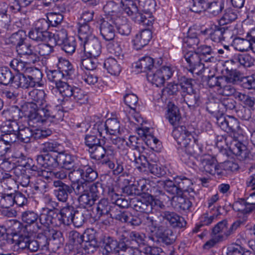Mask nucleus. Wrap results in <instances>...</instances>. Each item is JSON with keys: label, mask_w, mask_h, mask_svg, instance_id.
<instances>
[{"label": "nucleus", "mask_w": 255, "mask_h": 255, "mask_svg": "<svg viewBox=\"0 0 255 255\" xmlns=\"http://www.w3.org/2000/svg\"><path fill=\"white\" fill-rule=\"evenodd\" d=\"M167 108L166 118L171 125L175 127L172 131V136L179 145L178 150H181L180 152H181L182 160L186 161L192 154L200 152L201 147L198 139L192 140L194 138L185 126L178 125L181 120L178 108L172 103H169Z\"/></svg>", "instance_id": "1"}, {"label": "nucleus", "mask_w": 255, "mask_h": 255, "mask_svg": "<svg viewBox=\"0 0 255 255\" xmlns=\"http://www.w3.org/2000/svg\"><path fill=\"white\" fill-rule=\"evenodd\" d=\"M26 166L27 169L31 171V174L35 176L42 177L47 180L55 178L58 179V180L61 181L66 179L67 176L70 180H75V176L79 175L82 179L88 181H94L98 176L97 172L88 164H81L77 169H74L70 172H68L64 168L59 170L54 169L52 170H46L34 164H28Z\"/></svg>", "instance_id": "2"}, {"label": "nucleus", "mask_w": 255, "mask_h": 255, "mask_svg": "<svg viewBox=\"0 0 255 255\" xmlns=\"http://www.w3.org/2000/svg\"><path fill=\"white\" fill-rule=\"evenodd\" d=\"M28 124L29 126L36 127L43 124L48 120L60 119L55 110L50 104L45 103L32 112H29ZM62 114V112H58V115Z\"/></svg>", "instance_id": "3"}, {"label": "nucleus", "mask_w": 255, "mask_h": 255, "mask_svg": "<svg viewBox=\"0 0 255 255\" xmlns=\"http://www.w3.org/2000/svg\"><path fill=\"white\" fill-rule=\"evenodd\" d=\"M92 159L99 161L103 165H107L109 168L114 167V162L112 161L114 158L116 151L115 148L111 145H102L101 143L92 149H88Z\"/></svg>", "instance_id": "4"}, {"label": "nucleus", "mask_w": 255, "mask_h": 255, "mask_svg": "<svg viewBox=\"0 0 255 255\" xmlns=\"http://www.w3.org/2000/svg\"><path fill=\"white\" fill-rule=\"evenodd\" d=\"M216 124L229 134L232 138H239L243 135V129L239 121L233 116H221L216 118Z\"/></svg>", "instance_id": "5"}, {"label": "nucleus", "mask_w": 255, "mask_h": 255, "mask_svg": "<svg viewBox=\"0 0 255 255\" xmlns=\"http://www.w3.org/2000/svg\"><path fill=\"white\" fill-rule=\"evenodd\" d=\"M122 240L126 246V248L130 249V254L128 255H134L135 251L141 248L145 244V235L137 231H123L121 232Z\"/></svg>", "instance_id": "6"}, {"label": "nucleus", "mask_w": 255, "mask_h": 255, "mask_svg": "<svg viewBox=\"0 0 255 255\" xmlns=\"http://www.w3.org/2000/svg\"><path fill=\"white\" fill-rule=\"evenodd\" d=\"M53 37L56 45L61 46V48L67 54L72 55L76 49V40L73 37H68L67 31L62 29L53 34Z\"/></svg>", "instance_id": "7"}, {"label": "nucleus", "mask_w": 255, "mask_h": 255, "mask_svg": "<svg viewBox=\"0 0 255 255\" xmlns=\"http://www.w3.org/2000/svg\"><path fill=\"white\" fill-rule=\"evenodd\" d=\"M184 58L188 64V71L197 75L203 73L205 69V62L196 51H188L184 54Z\"/></svg>", "instance_id": "8"}, {"label": "nucleus", "mask_w": 255, "mask_h": 255, "mask_svg": "<svg viewBox=\"0 0 255 255\" xmlns=\"http://www.w3.org/2000/svg\"><path fill=\"white\" fill-rule=\"evenodd\" d=\"M59 218V211L54 209L43 208L39 215V221L40 225H36V227L33 230V233H37L42 230V225L48 227L50 225L57 226L59 224L58 218Z\"/></svg>", "instance_id": "9"}, {"label": "nucleus", "mask_w": 255, "mask_h": 255, "mask_svg": "<svg viewBox=\"0 0 255 255\" xmlns=\"http://www.w3.org/2000/svg\"><path fill=\"white\" fill-rule=\"evenodd\" d=\"M100 34L107 41H111L115 36V19L111 15L105 16L98 21Z\"/></svg>", "instance_id": "10"}, {"label": "nucleus", "mask_w": 255, "mask_h": 255, "mask_svg": "<svg viewBox=\"0 0 255 255\" xmlns=\"http://www.w3.org/2000/svg\"><path fill=\"white\" fill-rule=\"evenodd\" d=\"M19 127L15 121L7 122L0 128L1 132L0 138L9 144L15 143L18 140Z\"/></svg>", "instance_id": "11"}, {"label": "nucleus", "mask_w": 255, "mask_h": 255, "mask_svg": "<svg viewBox=\"0 0 255 255\" xmlns=\"http://www.w3.org/2000/svg\"><path fill=\"white\" fill-rule=\"evenodd\" d=\"M125 10L135 22L147 26L151 25L152 18L149 17L150 14L149 13L143 14L140 10L138 9L134 0L131 3H129L128 6L125 8Z\"/></svg>", "instance_id": "12"}, {"label": "nucleus", "mask_w": 255, "mask_h": 255, "mask_svg": "<svg viewBox=\"0 0 255 255\" xmlns=\"http://www.w3.org/2000/svg\"><path fill=\"white\" fill-rule=\"evenodd\" d=\"M8 8L6 2L0 3V35H5L12 29L11 17L7 13Z\"/></svg>", "instance_id": "13"}, {"label": "nucleus", "mask_w": 255, "mask_h": 255, "mask_svg": "<svg viewBox=\"0 0 255 255\" xmlns=\"http://www.w3.org/2000/svg\"><path fill=\"white\" fill-rule=\"evenodd\" d=\"M53 185L55 188L54 194L58 201L66 202L72 193V186L60 180L54 181Z\"/></svg>", "instance_id": "14"}, {"label": "nucleus", "mask_w": 255, "mask_h": 255, "mask_svg": "<svg viewBox=\"0 0 255 255\" xmlns=\"http://www.w3.org/2000/svg\"><path fill=\"white\" fill-rule=\"evenodd\" d=\"M36 160L39 167L46 170H52L59 166L57 155L54 157L49 153L39 154L36 156Z\"/></svg>", "instance_id": "15"}, {"label": "nucleus", "mask_w": 255, "mask_h": 255, "mask_svg": "<svg viewBox=\"0 0 255 255\" xmlns=\"http://www.w3.org/2000/svg\"><path fill=\"white\" fill-rule=\"evenodd\" d=\"M111 206V203H109L107 199L105 198L101 199L96 205L95 219L101 221L104 225H109L110 221L106 218Z\"/></svg>", "instance_id": "16"}, {"label": "nucleus", "mask_w": 255, "mask_h": 255, "mask_svg": "<svg viewBox=\"0 0 255 255\" xmlns=\"http://www.w3.org/2000/svg\"><path fill=\"white\" fill-rule=\"evenodd\" d=\"M84 50L89 56L96 58L102 52V44L100 40L96 37L83 42Z\"/></svg>", "instance_id": "17"}, {"label": "nucleus", "mask_w": 255, "mask_h": 255, "mask_svg": "<svg viewBox=\"0 0 255 255\" xmlns=\"http://www.w3.org/2000/svg\"><path fill=\"white\" fill-rule=\"evenodd\" d=\"M29 95L32 102L25 104L29 109V112L37 109L38 107L46 103V94L43 90H33L29 92Z\"/></svg>", "instance_id": "18"}, {"label": "nucleus", "mask_w": 255, "mask_h": 255, "mask_svg": "<svg viewBox=\"0 0 255 255\" xmlns=\"http://www.w3.org/2000/svg\"><path fill=\"white\" fill-rule=\"evenodd\" d=\"M36 82L35 79L31 76H26L23 73H18L15 75V78L13 81V86L16 88L27 89L34 87Z\"/></svg>", "instance_id": "19"}, {"label": "nucleus", "mask_w": 255, "mask_h": 255, "mask_svg": "<svg viewBox=\"0 0 255 255\" xmlns=\"http://www.w3.org/2000/svg\"><path fill=\"white\" fill-rule=\"evenodd\" d=\"M160 215L173 228H181L185 227L186 224L184 219L174 212L164 211L161 213Z\"/></svg>", "instance_id": "20"}, {"label": "nucleus", "mask_w": 255, "mask_h": 255, "mask_svg": "<svg viewBox=\"0 0 255 255\" xmlns=\"http://www.w3.org/2000/svg\"><path fill=\"white\" fill-rule=\"evenodd\" d=\"M29 113V109L26 104L21 106L20 108L17 106L11 107L6 112L9 121L15 122L23 117H27L28 118Z\"/></svg>", "instance_id": "21"}, {"label": "nucleus", "mask_w": 255, "mask_h": 255, "mask_svg": "<svg viewBox=\"0 0 255 255\" xmlns=\"http://www.w3.org/2000/svg\"><path fill=\"white\" fill-rule=\"evenodd\" d=\"M171 204L175 210L180 212L189 210L192 206L190 199L182 196V195L174 196L172 198Z\"/></svg>", "instance_id": "22"}, {"label": "nucleus", "mask_w": 255, "mask_h": 255, "mask_svg": "<svg viewBox=\"0 0 255 255\" xmlns=\"http://www.w3.org/2000/svg\"><path fill=\"white\" fill-rule=\"evenodd\" d=\"M152 37V33L150 30L145 29L140 33L136 35L133 40V47L138 50L146 45Z\"/></svg>", "instance_id": "23"}, {"label": "nucleus", "mask_w": 255, "mask_h": 255, "mask_svg": "<svg viewBox=\"0 0 255 255\" xmlns=\"http://www.w3.org/2000/svg\"><path fill=\"white\" fill-rule=\"evenodd\" d=\"M76 210L73 206L70 205L63 207L59 212V218H58L59 224H63L65 225L71 224Z\"/></svg>", "instance_id": "24"}, {"label": "nucleus", "mask_w": 255, "mask_h": 255, "mask_svg": "<svg viewBox=\"0 0 255 255\" xmlns=\"http://www.w3.org/2000/svg\"><path fill=\"white\" fill-rule=\"evenodd\" d=\"M196 52L202 58L205 63H214L216 59L213 55L214 54V49L211 46L205 44L200 45L196 48Z\"/></svg>", "instance_id": "25"}, {"label": "nucleus", "mask_w": 255, "mask_h": 255, "mask_svg": "<svg viewBox=\"0 0 255 255\" xmlns=\"http://www.w3.org/2000/svg\"><path fill=\"white\" fill-rule=\"evenodd\" d=\"M132 208L137 212L141 213H149L152 212V205L148 200L142 199L141 200L135 199L132 201Z\"/></svg>", "instance_id": "26"}, {"label": "nucleus", "mask_w": 255, "mask_h": 255, "mask_svg": "<svg viewBox=\"0 0 255 255\" xmlns=\"http://www.w3.org/2000/svg\"><path fill=\"white\" fill-rule=\"evenodd\" d=\"M57 158L59 165H61L66 169L70 170L74 167L75 156L66 151L58 152Z\"/></svg>", "instance_id": "27"}, {"label": "nucleus", "mask_w": 255, "mask_h": 255, "mask_svg": "<svg viewBox=\"0 0 255 255\" xmlns=\"http://www.w3.org/2000/svg\"><path fill=\"white\" fill-rule=\"evenodd\" d=\"M1 186L3 188V193H9L10 191H16L17 184L16 181L12 176L8 174L4 173L0 180Z\"/></svg>", "instance_id": "28"}, {"label": "nucleus", "mask_w": 255, "mask_h": 255, "mask_svg": "<svg viewBox=\"0 0 255 255\" xmlns=\"http://www.w3.org/2000/svg\"><path fill=\"white\" fill-rule=\"evenodd\" d=\"M116 27L119 34L128 36L131 32V26L127 18L124 17H115Z\"/></svg>", "instance_id": "29"}, {"label": "nucleus", "mask_w": 255, "mask_h": 255, "mask_svg": "<svg viewBox=\"0 0 255 255\" xmlns=\"http://www.w3.org/2000/svg\"><path fill=\"white\" fill-rule=\"evenodd\" d=\"M81 180L75 178V180H71L72 184V193L74 191L76 195H81L87 192H88V188L87 187L86 182H92V181H88L81 178Z\"/></svg>", "instance_id": "30"}, {"label": "nucleus", "mask_w": 255, "mask_h": 255, "mask_svg": "<svg viewBox=\"0 0 255 255\" xmlns=\"http://www.w3.org/2000/svg\"><path fill=\"white\" fill-rule=\"evenodd\" d=\"M230 150L237 156L245 157L247 154V147L242 142L238 140V138H233L229 144Z\"/></svg>", "instance_id": "31"}, {"label": "nucleus", "mask_w": 255, "mask_h": 255, "mask_svg": "<svg viewBox=\"0 0 255 255\" xmlns=\"http://www.w3.org/2000/svg\"><path fill=\"white\" fill-rule=\"evenodd\" d=\"M104 66L110 74L114 76L119 75L122 70L120 64L112 57L107 58L105 61Z\"/></svg>", "instance_id": "32"}, {"label": "nucleus", "mask_w": 255, "mask_h": 255, "mask_svg": "<svg viewBox=\"0 0 255 255\" xmlns=\"http://www.w3.org/2000/svg\"><path fill=\"white\" fill-rule=\"evenodd\" d=\"M184 102L191 109H194L199 107L201 103L200 96L195 91L193 93L182 95Z\"/></svg>", "instance_id": "33"}, {"label": "nucleus", "mask_w": 255, "mask_h": 255, "mask_svg": "<svg viewBox=\"0 0 255 255\" xmlns=\"http://www.w3.org/2000/svg\"><path fill=\"white\" fill-rule=\"evenodd\" d=\"M224 0H212L205 10L213 16H216L222 12L224 8Z\"/></svg>", "instance_id": "34"}, {"label": "nucleus", "mask_w": 255, "mask_h": 255, "mask_svg": "<svg viewBox=\"0 0 255 255\" xmlns=\"http://www.w3.org/2000/svg\"><path fill=\"white\" fill-rule=\"evenodd\" d=\"M217 165V162L215 158L207 156L201 159L200 166L204 171L211 174L215 172V168Z\"/></svg>", "instance_id": "35"}, {"label": "nucleus", "mask_w": 255, "mask_h": 255, "mask_svg": "<svg viewBox=\"0 0 255 255\" xmlns=\"http://www.w3.org/2000/svg\"><path fill=\"white\" fill-rule=\"evenodd\" d=\"M135 67L140 69L141 72L147 73L154 69L153 59L149 56L142 57L139 60Z\"/></svg>", "instance_id": "36"}, {"label": "nucleus", "mask_w": 255, "mask_h": 255, "mask_svg": "<svg viewBox=\"0 0 255 255\" xmlns=\"http://www.w3.org/2000/svg\"><path fill=\"white\" fill-rule=\"evenodd\" d=\"M79 27L78 28V36L80 40L82 42H85L89 39H91L92 37H95L92 34V29L89 25L87 23H79Z\"/></svg>", "instance_id": "37"}, {"label": "nucleus", "mask_w": 255, "mask_h": 255, "mask_svg": "<svg viewBox=\"0 0 255 255\" xmlns=\"http://www.w3.org/2000/svg\"><path fill=\"white\" fill-rule=\"evenodd\" d=\"M232 45L235 48L240 51H247L252 49L253 44L250 41L249 38L246 39L241 37H236L232 43Z\"/></svg>", "instance_id": "38"}, {"label": "nucleus", "mask_w": 255, "mask_h": 255, "mask_svg": "<svg viewBox=\"0 0 255 255\" xmlns=\"http://www.w3.org/2000/svg\"><path fill=\"white\" fill-rule=\"evenodd\" d=\"M58 70L63 77H71L74 73V69L71 63L66 59H59L57 64Z\"/></svg>", "instance_id": "39"}, {"label": "nucleus", "mask_w": 255, "mask_h": 255, "mask_svg": "<svg viewBox=\"0 0 255 255\" xmlns=\"http://www.w3.org/2000/svg\"><path fill=\"white\" fill-rule=\"evenodd\" d=\"M33 0H9V8L14 13L20 12L22 7L29 5Z\"/></svg>", "instance_id": "40"}, {"label": "nucleus", "mask_w": 255, "mask_h": 255, "mask_svg": "<svg viewBox=\"0 0 255 255\" xmlns=\"http://www.w3.org/2000/svg\"><path fill=\"white\" fill-rule=\"evenodd\" d=\"M156 236L158 242L163 243L166 245H171L175 240V236L171 230H164L163 232L158 231L156 233Z\"/></svg>", "instance_id": "41"}, {"label": "nucleus", "mask_w": 255, "mask_h": 255, "mask_svg": "<svg viewBox=\"0 0 255 255\" xmlns=\"http://www.w3.org/2000/svg\"><path fill=\"white\" fill-rule=\"evenodd\" d=\"M15 75L9 69L6 67L0 68V84L7 85L9 84L13 85Z\"/></svg>", "instance_id": "42"}, {"label": "nucleus", "mask_w": 255, "mask_h": 255, "mask_svg": "<svg viewBox=\"0 0 255 255\" xmlns=\"http://www.w3.org/2000/svg\"><path fill=\"white\" fill-rule=\"evenodd\" d=\"M146 76L147 80L157 87L162 86L165 82L164 78L158 69L156 70L154 72L151 71L148 72Z\"/></svg>", "instance_id": "43"}, {"label": "nucleus", "mask_w": 255, "mask_h": 255, "mask_svg": "<svg viewBox=\"0 0 255 255\" xmlns=\"http://www.w3.org/2000/svg\"><path fill=\"white\" fill-rule=\"evenodd\" d=\"M33 130L28 127H19L18 140L24 143H29L32 140Z\"/></svg>", "instance_id": "44"}, {"label": "nucleus", "mask_w": 255, "mask_h": 255, "mask_svg": "<svg viewBox=\"0 0 255 255\" xmlns=\"http://www.w3.org/2000/svg\"><path fill=\"white\" fill-rule=\"evenodd\" d=\"M161 184L163 186L164 190L168 193L175 196L180 195L176 178L173 180H165L162 182Z\"/></svg>", "instance_id": "45"}, {"label": "nucleus", "mask_w": 255, "mask_h": 255, "mask_svg": "<svg viewBox=\"0 0 255 255\" xmlns=\"http://www.w3.org/2000/svg\"><path fill=\"white\" fill-rule=\"evenodd\" d=\"M233 62H238L244 67H249L253 63L252 57L248 54H238L234 55Z\"/></svg>", "instance_id": "46"}, {"label": "nucleus", "mask_w": 255, "mask_h": 255, "mask_svg": "<svg viewBox=\"0 0 255 255\" xmlns=\"http://www.w3.org/2000/svg\"><path fill=\"white\" fill-rule=\"evenodd\" d=\"M10 67L18 73L29 72L30 68L28 66V64L18 59H13L10 63Z\"/></svg>", "instance_id": "47"}, {"label": "nucleus", "mask_w": 255, "mask_h": 255, "mask_svg": "<svg viewBox=\"0 0 255 255\" xmlns=\"http://www.w3.org/2000/svg\"><path fill=\"white\" fill-rule=\"evenodd\" d=\"M226 29L225 27L216 26L210 34L211 39L216 42H220L224 40V34Z\"/></svg>", "instance_id": "48"}, {"label": "nucleus", "mask_w": 255, "mask_h": 255, "mask_svg": "<svg viewBox=\"0 0 255 255\" xmlns=\"http://www.w3.org/2000/svg\"><path fill=\"white\" fill-rule=\"evenodd\" d=\"M76 87L69 85L67 83L62 82L57 84L56 87V89L59 91V93L63 97H71L73 91Z\"/></svg>", "instance_id": "49"}, {"label": "nucleus", "mask_w": 255, "mask_h": 255, "mask_svg": "<svg viewBox=\"0 0 255 255\" xmlns=\"http://www.w3.org/2000/svg\"><path fill=\"white\" fill-rule=\"evenodd\" d=\"M192 79L183 77L181 79L179 85L181 91L182 95L193 93L195 90L193 89Z\"/></svg>", "instance_id": "50"}, {"label": "nucleus", "mask_w": 255, "mask_h": 255, "mask_svg": "<svg viewBox=\"0 0 255 255\" xmlns=\"http://www.w3.org/2000/svg\"><path fill=\"white\" fill-rule=\"evenodd\" d=\"M212 0H192L193 4L190 8L191 11L199 13L205 11Z\"/></svg>", "instance_id": "51"}, {"label": "nucleus", "mask_w": 255, "mask_h": 255, "mask_svg": "<svg viewBox=\"0 0 255 255\" xmlns=\"http://www.w3.org/2000/svg\"><path fill=\"white\" fill-rule=\"evenodd\" d=\"M26 38V34L24 31L19 30L13 33L9 38V41L12 44L15 45L16 47L24 42Z\"/></svg>", "instance_id": "52"}, {"label": "nucleus", "mask_w": 255, "mask_h": 255, "mask_svg": "<svg viewBox=\"0 0 255 255\" xmlns=\"http://www.w3.org/2000/svg\"><path fill=\"white\" fill-rule=\"evenodd\" d=\"M84 143L89 149H92L94 147L101 143L100 138H98L95 132L88 133L85 134Z\"/></svg>", "instance_id": "53"}, {"label": "nucleus", "mask_w": 255, "mask_h": 255, "mask_svg": "<svg viewBox=\"0 0 255 255\" xmlns=\"http://www.w3.org/2000/svg\"><path fill=\"white\" fill-rule=\"evenodd\" d=\"M107 131L109 134H116L120 133V124L116 119H109L106 121Z\"/></svg>", "instance_id": "54"}, {"label": "nucleus", "mask_w": 255, "mask_h": 255, "mask_svg": "<svg viewBox=\"0 0 255 255\" xmlns=\"http://www.w3.org/2000/svg\"><path fill=\"white\" fill-rule=\"evenodd\" d=\"M29 37L33 41L40 42L47 40L49 37L36 27L32 28L28 33Z\"/></svg>", "instance_id": "55"}, {"label": "nucleus", "mask_w": 255, "mask_h": 255, "mask_svg": "<svg viewBox=\"0 0 255 255\" xmlns=\"http://www.w3.org/2000/svg\"><path fill=\"white\" fill-rule=\"evenodd\" d=\"M73 92L72 97L76 103L82 105L88 102V96L81 89L76 87Z\"/></svg>", "instance_id": "56"}, {"label": "nucleus", "mask_w": 255, "mask_h": 255, "mask_svg": "<svg viewBox=\"0 0 255 255\" xmlns=\"http://www.w3.org/2000/svg\"><path fill=\"white\" fill-rule=\"evenodd\" d=\"M38 218L39 219V215L33 211L27 210L23 212L21 214L22 221L29 225L35 223Z\"/></svg>", "instance_id": "57"}, {"label": "nucleus", "mask_w": 255, "mask_h": 255, "mask_svg": "<svg viewBox=\"0 0 255 255\" xmlns=\"http://www.w3.org/2000/svg\"><path fill=\"white\" fill-rule=\"evenodd\" d=\"M237 14L236 11L231 8L225 10V13L219 21L221 25L227 24L236 19Z\"/></svg>", "instance_id": "58"}, {"label": "nucleus", "mask_w": 255, "mask_h": 255, "mask_svg": "<svg viewBox=\"0 0 255 255\" xmlns=\"http://www.w3.org/2000/svg\"><path fill=\"white\" fill-rule=\"evenodd\" d=\"M193 29H189L188 36L185 40V42L187 45L196 50L197 47H199L200 40L198 37L197 34L193 31Z\"/></svg>", "instance_id": "59"}, {"label": "nucleus", "mask_w": 255, "mask_h": 255, "mask_svg": "<svg viewBox=\"0 0 255 255\" xmlns=\"http://www.w3.org/2000/svg\"><path fill=\"white\" fill-rule=\"evenodd\" d=\"M104 192L102 184L99 182H96L91 184L88 190V193L92 195L96 200H98Z\"/></svg>", "instance_id": "60"}, {"label": "nucleus", "mask_w": 255, "mask_h": 255, "mask_svg": "<svg viewBox=\"0 0 255 255\" xmlns=\"http://www.w3.org/2000/svg\"><path fill=\"white\" fill-rule=\"evenodd\" d=\"M176 180L180 195H182L185 191H189L188 187L192 185L191 180L185 177H177Z\"/></svg>", "instance_id": "61"}, {"label": "nucleus", "mask_w": 255, "mask_h": 255, "mask_svg": "<svg viewBox=\"0 0 255 255\" xmlns=\"http://www.w3.org/2000/svg\"><path fill=\"white\" fill-rule=\"evenodd\" d=\"M233 210L237 212H240L243 214L250 212L252 209L249 207L244 199H239L235 201L232 205Z\"/></svg>", "instance_id": "62"}, {"label": "nucleus", "mask_w": 255, "mask_h": 255, "mask_svg": "<svg viewBox=\"0 0 255 255\" xmlns=\"http://www.w3.org/2000/svg\"><path fill=\"white\" fill-rule=\"evenodd\" d=\"M0 204L3 208H9L14 205V194L12 192L2 193Z\"/></svg>", "instance_id": "63"}, {"label": "nucleus", "mask_w": 255, "mask_h": 255, "mask_svg": "<svg viewBox=\"0 0 255 255\" xmlns=\"http://www.w3.org/2000/svg\"><path fill=\"white\" fill-rule=\"evenodd\" d=\"M237 97L244 105L249 108V109L253 111V109H255V98L254 97L241 93H238L237 95Z\"/></svg>", "instance_id": "64"}]
</instances>
